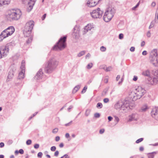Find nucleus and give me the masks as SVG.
<instances>
[{
    "label": "nucleus",
    "instance_id": "54",
    "mask_svg": "<svg viewBox=\"0 0 158 158\" xmlns=\"http://www.w3.org/2000/svg\"><path fill=\"white\" fill-rule=\"evenodd\" d=\"M59 154V152L58 151H56V152H55L54 153V155L55 156H57Z\"/></svg>",
    "mask_w": 158,
    "mask_h": 158
},
{
    "label": "nucleus",
    "instance_id": "31",
    "mask_svg": "<svg viewBox=\"0 0 158 158\" xmlns=\"http://www.w3.org/2000/svg\"><path fill=\"white\" fill-rule=\"evenodd\" d=\"M4 4H8L10 2V0H5L3 1Z\"/></svg>",
    "mask_w": 158,
    "mask_h": 158
},
{
    "label": "nucleus",
    "instance_id": "29",
    "mask_svg": "<svg viewBox=\"0 0 158 158\" xmlns=\"http://www.w3.org/2000/svg\"><path fill=\"white\" fill-rule=\"evenodd\" d=\"M97 107L99 109L101 108L102 107V104L100 102L98 103L97 105Z\"/></svg>",
    "mask_w": 158,
    "mask_h": 158
},
{
    "label": "nucleus",
    "instance_id": "49",
    "mask_svg": "<svg viewBox=\"0 0 158 158\" xmlns=\"http://www.w3.org/2000/svg\"><path fill=\"white\" fill-rule=\"evenodd\" d=\"M19 152L21 154H22L24 153V151L22 149H20L19 150Z\"/></svg>",
    "mask_w": 158,
    "mask_h": 158
},
{
    "label": "nucleus",
    "instance_id": "26",
    "mask_svg": "<svg viewBox=\"0 0 158 158\" xmlns=\"http://www.w3.org/2000/svg\"><path fill=\"white\" fill-rule=\"evenodd\" d=\"M93 64L92 63H90L88 64L86 66V68L89 69H91L93 67Z\"/></svg>",
    "mask_w": 158,
    "mask_h": 158
},
{
    "label": "nucleus",
    "instance_id": "37",
    "mask_svg": "<svg viewBox=\"0 0 158 158\" xmlns=\"http://www.w3.org/2000/svg\"><path fill=\"white\" fill-rule=\"evenodd\" d=\"M123 38V35L122 33H120L119 35V39H122Z\"/></svg>",
    "mask_w": 158,
    "mask_h": 158
},
{
    "label": "nucleus",
    "instance_id": "12",
    "mask_svg": "<svg viewBox=\"0 0 158 158\" xmlns=\"http://www.w3.org/2000/svg\"><path fill=\"white\" fill-rule=\"evenodd\" d=\"M152 116L156 120H158V107H155L151 112Z\"/></svg>",
    "mask_w": 158,
    "mask_h": 158
},
{
    "label": "nucleus",
    "instance_id": "21",
    "mask_svg": "<svg viewBox=\"0 0 158 158\" xmlns=\"http://www.w3.org/2000/svg\"><path fill=\"white\" fill-rule=\"evenodd\" d=\"M148 109V107L147 105H143L141 108L140 111L141 112H145Z\"/></svg>",
    "mask_w": 158,
    "mask_h": 158
},
{
    "label": "nucleus",
    "instance_id": "38",
    "mask_svg": "<svg viewBox=\"0 0 158 158\" xmlns=\"http://www.w3.org/2000/svg\"><path fill=\"white\" fill-rule=\"evenodd\" d=\"M32 37H31L27 40V44L31 42L32 40Z\"/></svg>",
    "mask_w": 158,
    "mask_h": 158
},
{
    "label": "nucleus",
    "instance_id": "18",
    "mask_svg": "<svg viewBox=\"0 0 158 158\" xmlns=\"http://www.w3.org/2000/svg\"><path fill=\"white\" fill-rule=\"evenodd\" d=\"M36 0H30L28 3V5L29 7L28 8V11H30L32 9L34 5L35 1Z\"/></svg>",
    "mask_w": 158,
    "mask_h": 158
},
{
    "label": "nucleus",
    "instance_id": "13",
    "mask_svg": "<svg viewBox=\"0 0 158 158\" xmlns=\"http://www.w3.org/2000/svg\"><path fill=\"white\" fill-rule=\"evenodd\" d=\"M150 62L154 66L158 67V57H150Z\"/></svg>",
    "mask_w": 158,
    "mask_h": 158
},
{
    "label": "nucleus",
    "instance_id": "9",
    "mask_svg": "<svg viewBox=\"0 0 158 158\" xmlns=\"http://www.w3.org/2000/svg\"><path fill=\"white\" fill-rule=\"evenodd\" d=\"M91 17L94 19H100L103 14V11L99 8L93 10L90 13Z\"/></svg>",
    "mask_w": 158,
    "mask_h": 158
},
{
    "label": "nucleus",
    "instance_id": "23",
    "mask_svg": "<svg viewBox=\"0 0 158 158\" xmlns=\"http://www.w3.org/2000/svg\"><path fill=\"white\" fill-rule=\"evenodd\" d=\"M156 152H155L148 153V158H154V156L153 154H156Z\"/></svg>",
    "mask_w": 158,
    "mask_h": 158
},
{
    "label": "nucleus",
    "instance_id": "55",
    "mask_svg": "<svg viewBox=\"0 0 158 158\" xmlns=\"http://www.w3.org/2000/svg\"><path fill=\"white\" fill-rule=\"evenodd\" d=\"M60 138L59 136H56V137L55 140L56 141H58L60 140Z\"/></svg>",
    "mask_w": 158,
    "mask_h": 158
},
{
    "label": "nucleus",
    "instance_id": "16",
    "mask_svg": "<svg viewBox=\"0 0 158 158\" xmlns=\"http://www.w3.org/2000/svg\"><path fill=\"white\" fill-rule=\"evenodd\" d=\"M9 48L6 47H0V50L2 56L6 55L9 52Z\"/></svg>",
    "mask_w": 158,
    "mask_h": 158
},
{
    "label": "nucleus",
    "instance_id": "20",
    "mask_svg": "<svg viewBox=\"0 0 158 158\" xmlns=\"http://www.w3.org/2000/svg\"><path fill=\"white\" fill-rule=\"evenodd\" d=\"M158 57L157 56V51L156 49H154L151 52L150 57Z\"/></svg>",
    "mask_w": 158,
    "mask_h": 158
},
{
    "label": "nucleus",
    "instance_id": "32",
    "mask_svg": "<svg viewBox=\"0 0 158 158\" xmlns=\"http://www.w3.org/2000/svg\"><path fill=\"white\" fill-rule=\"evenodd\" d=\"M90 113V110H88V109L87 110H86V111L85 112V115L87 116H88L89 115Z\"/></svg>",
    "mask_w": 158,
    "mask_h": 158
},
{
    "label": "nucleus",
    "instance_id": "47",
    "mask_svg": "<svg viewBox=\"0 0 158 158\" xmlns=\"http://www.w3.org/2000/svg\"><path fill=\"white\" fill-rule=\"evenodd\" d=\"M56 149V147L55 146H52L51 147V150L52 151H54Z\"/></svg>",
    "mask_w": 158,
    "mask_h": 158
},
{
    "label": "nucleus",
    "instance_id": "51",
    "mask_svg": "<svg viewBox=\"0 0 158 158\" xmlns=\"http://www.w3.org/2000/svg\"><path fill=\"white\" fill-rule=\"evenodd\" d=\"M157 19L158 20V12L155 13V19Z\"/></svg>",
    "mask_w": 158,
    "mask_h": 158
},
{
    "label": "nucleus",
    "instance_id": "15",
    "mask_svg": "<svg viewBox=\"0 0 158 158\" xmlns=\"http://www.w3.org/2000/svg\"><path fill=\"white\" fill-rule=\"evenodd\" d=\"M138 119V116L137 114H133L128 117V120L129 121L137 120Z\"/></svg>",
    "mask_w": 158,
    "mask_h": 158
},
{
    "label": "nucleus",
    "instance_id": "14",
    "mask_svg": "<svg viewBox=\"0 0 158 158\" xmlns=\"http://www.w3.org/2000/svg\"><path fill=\"white\" fill-rule=\"evenodd\" d=\"M94 28L93 24L89 23L84 28V30L83 32V35H85L89 31H90L92 28Z\"/></svg>",
    "mask_w": 158,
    "mask_h": 158
},
{
    "label": "nucleus",
    "instance_id": "25",
    "mask_svg": "<svg viewBox=\"0 0 158 158\" xmlns=\"http://www.w3.org/2000/svg\"><path fill=\"white\" fill-rule=\"evenodd\" d=\"M41 75H42V73H41V72H40V71H39L38 72L36 75L35 76V77L37 79H39L40 78V77H41Z\"/></svg>",
    "mask_w": 158,
    "mask_h": 158
},
{
    "label": "nucleus",
    "instance_id": "22",
    "mask_svg": "<svg viewBox=\"0 0 158 158\" xmlns=\"http://www.w3.org/2000/svg\"><path fill=\"white\" fill-rule=\"evenodd\" d=\"M81 85H78L76 86L73 89V93H75L80 88Z\"/></svg>",
    "mask_w": 158,
    "mask_h": 158
},
{
    "label": "nucleus",
    "instance_id": "53",
    "mask_svg": "<svg viewBox=\"0 0 158 158\" xmlns=\"http://www.w3.org/2000/svg\"><path fill=\"white\" fill-rule=\"evenodd\" d=\"M142 54L143 55H146L147 54V52L146 51H144L142 52Z\"/></svg>",
    "mask_w": 158,
    "mask_h": 158
},
{
    "label": "nucleus",
    "instance_id": "57",
    "mask_svg": "<svg viewBox=\"0 0 158 158\" xmlns=\"http://www.w3.org/2000/svg\"><path fill=\"white\" fill-rule=\"evenodd\" d=\"M108 119L109 120V121H110L112 120V119H113V118L111 116H109L108 117Z\"/></svg>",
    "mask_w": 158,
    "mask_h": 158
},
{
    "label": "nucleus",
    "instance_id": "41",
    "mask_svg": "<svg viewBox=\"0 0 158 158\" xmlns=\"http://www.w3.org/2000/svg\"><path fill=\"white\" fill-rule=\"evenodd\" d=\"M58 131V129L57 128H55L52 131V132L53 133H56Z\"/></svg>",
    "mask_w": 158,
    "mask_h": 158
},
{
    "label": "nucleus",
    "instance_id": "62",
    "mask_svg": "<svg viewBox=\"0 0 158 158\" xmlns=\"http://www.w3.org/2000/svg\"><path fill=\"white\" fill-rule=\"evenodd\" d=\"M120 78V76L119 75H118L116 78V81H118V80Z\"/></svg>",
    "mask_w": 158,
    "mask_h": 158
},
{
    "label": "nucleus",
    "instance_id": "4",
    "mask_svg": "<svg viewBox=\"0 0 158 158\" xmlns=\"http://www.w3.org/2000/svg\"><path fill=\"white\" fill-rule=\"evenodd\" d=\"M115 12L113 8L109 7L106 10L103 16V20L106 22H109L112 19Z\"/></svg>",
    "mask_w": 158,
    "mask_h": 158
},
{
    "label": "nucleus",
    "instance_id": "28",
    "mask_svg": "<svg viewBox=\"0 0 158 158\" xmlns=\"http://www.w3.org/2000/svg\"><path fill=\"white\" fill-rule=\"evenodd\" d=\"M85 53V51H82L78 54L77 56L78 57H81V56L84 55Z\"/></svg>",
    "mask_w": 158,
    "mask_h": 158
},
{
    "label": "nucleus",
    "instance_id": "19",
    "mask_svg": "<svg viewBox=\"0 0 158 158\" xmlns=\"http://www.w3.org/2000/svg\"><path fill=\"white\" fill-rule=\"evenodd\" d=\"M142 74L143 76L148 78L151 76L150 71L149 69L144 70L142 73Z\"/></svg>",
    "mask_w": 158,
    "mask_h": 158
},
{
    "label": "nucleus",
    "instance_id": "63",
    "mask_svg": "<svg viewBox=\"0 0 158 158\" xmlns=\"http://www.w3.org/2000/svg\"><path fill=\"white\" fill-rule=\"evenodd\" d=\"M10 74L9 73L8 76V77L10 78H11L13 76V74H11V75L10 76Z\"/></svg>",
    "mask_w": 158,
    "mask_h": 158
},
{
    "label": "nucleus",
    "instance_id": "6",
    "mask_svg": "<svg viewBox=\"0 0 158 158\" xmlns=\"http://www.w3.org/2000/svg\"><path fill=\"white\" fill-rule=\"evenodd\" d=\"M66 36L61 38L57 44L53 47V50H61L64 48L66 45Z\"/></svg>",
    "mask_w": 158,
    "mask_h": 158
},
{
    "label": "nucleus",
    "instance_id": "7",
    "mask_svg": "<svg viewBox=\"0 0 158 158\" xmlns=\"http://www.w3.org/2000/svg\"><path fill=\"white\" fill-rule=\"evenodd\" d=\"M15 31L14 27L11 26L3 31L0 35V42L4 39L12 35Z\"/></svg>",
    "mask_w": 158,
    "mask_h": 158
},
{
    "label": "nucleus",
    "instance_id": "44",
    "mask_svg": "<svg viewBox=\"0 0 158 158\" xmlns=\"http://www.w3.org/2000/svg\"><path fill=\"white\" fill-rule=\"evenodd\" d=\"M147 36L148 37H150L151 36V32L150 31H148L147 33Z\"/></svg>",
    "mask_w": 158,
    "mask_h": 158
},
{
    "label": "nucleus",
    "instance_id": "40",
    "mask_svg": "<svg viewBox=\"0 0 158 158\" xmlns=\"http://www.w3.org/2000/svg\"><path fill=\"white\" fill-rule=\"evenodd\" d=\"M109 99L108 98H105L103 99V102L105 103H106L109 102Z\"/></svg>",
    "mask_w": 158,
    "mask_h": 158
},
{
    "label": "nucleus",
    "instance_id": "33",
    "mask_svg": "<svg viewBox=\"0 0 158 158\" xmlns=\"http://www.w3.org/2000/svg\"><path fill=\"white\" fill-rule=\"evenodd\" d=\"M143 140V138H141L138 139H137L136 141V143H139L142 142Z\"/></svg>",
    "mask_w": 158,
    "mask_h": 158
},
{
    "label": "nucleus",
    "instance_id": "24",
    "mask_svg": "<svg viewBox=\"0 0 158 158\" xmlns=\"http://www.w3.org/2000/svg\"><path fill=\"white\" fill-rule=\"evenodd\" d=\"M103 69L106 72L110 71L112 70V68L111 66H109L108 67L105 66L103 67Z\"/></svg>",
    "mask_w": 158,
    "mask_h": 158
},
{
    "label": "nucleus",
    "instance_id": "36",
    "mask_svg": "<svg viewBox=\"0 0 158 158\" xmlns=\"http://www.w3.org/2000/svg\"><path fill=\"white\" fill-rule=\"evenodd\" d=\"M31 141L30 139L28 140L26 142V144L27 145H29L31 144Z\"/></svg>",
    "mask_w": 158,
    "mask_h": 158
},
{
    "label": "nucleus",
    "instance_id": "1",
    "mask_svg": "<svg viewBox=\"0 0 158 158\" xmlns=\"http://www.w3.org/2000/svg\"><path fill=\"white\" fill-rule=\"evenodd\" d=\"M145 89L141 86H138L134 92L131 93L129 94L130 98L133 101L141 98L146 93Z\"/></svg>",
    "mask_w": 158,
    "mask_h": 158
},
{
    "label": "nucleus",
    "instance_id": "5",
    "mask_svg": "<svg viewBox=\"0 0 158 158\" xmlns=\"http://www.w3.org/2000/svg\"><path fill=\"white\" fill-rule=\"evenodd\" d=\"M58 64V62L55 59L49 60L46 64L45 71L48 73H49L53 69L56 68Z\"/></svg>",
    "mask_w": 158,
    "mask_h": 158
},
{
    "label": "nucleus",
    "instance_id": "42",
    "mask_svg": "<svg viewBox=\"0 0 158 158\" xmlns=\"http://www.w3.org/2000/svg\"><path fill=\"white\" fill-rule=\"evenodd\" d=\"M43 154L41 152H39L38 153L37 156L38 157L41 158Z\"/></svg>",
    "mask_w": 158,
    "mask_h": 158
},
{
    "label": "nucleus",
    "instance_id": "64",
    "mask_svg": "<svg viewBox=\"0 0 158 158\" xmlns=\"http://www.w3.org/2000/svg\"><path fill=\"white\" fill-rule=\"evenodd\" d=\"M144 148L142 147H141L139 148V150L141 151H142L143 150Z\"/></svg>",
    "mask_w": 158,
    "mask_h": 158
},
{
    "label": "nucleus",
    "instance_id": "39",
    "mask_svg": "<svg viewBox=\"0 0 158 158\" xmlns=\"http://www.w3.org/2000/svg\"><path fill=\"white\" fill-rule=\"evenodd\" d=\"M156 5V3L155 2H153L151 4V6L152 7H154Z\"/></svg>",
    "mask_w": 158,
    "mask_h": 158
},
{
    "label": "nucleus",
    "instance_id": "35",
    "mask_svg": "<svg viewBox=\"0 0 158 158\" xmlns=\"http://www.w3.org/2000/svg\"><path fill=\"white\" fill-rule=\"evenodd\" d=\"M94 116L96 118H98L100 116V114L98 113H96L94 114Z\"/></svg>",
    "mask_w": 158,
    "mask_h": 158
},
{
    "label": "nucleus",
    "instance_id": "58",
    "mask_svg": "<svg viewBox=\"0 0 158 158\" xmlns=\"http://www.w3.org/2000/svg\"><path fill=\"white\" fill-rule=\"evenodd\" d=\"M46 14H44L43 16L42 17V20H44V19H45V17H46Z\"/></svg>",
    "mask_w": 158,
    "mask_h": 158
},
{
    "label": "nucleus",
    "instance_id": "46",
    "mask_svg": "<svg viewBox=\"0 0 158 158\" xmlns=\"http://www.w3.org/2000/svg\"><path fill=\"white\" fill-rule=\"evenodd\" d=\"M140 2H139L133 8H132V10H135V9L139 5Z\"/></svg>",
    "mask_w": 158,
    "mask_h": 158
},
{
    "label": "nucleus",
    "instance_id": "50",
    "mask_svg": "<svg viewBox=\"0 0 158 158\" xmlns=\"http://www.w3.org/2000/svg\"><path fill=\"white\" fill-rule=\"evenodd\" d=\"M138 79V77L137 76H134L133 78V80L134 81H136Z\"/></svg>",
    "mask_w": 158,
    "mask_h": 158
},
{
    "label": "nucleus",
    "instance_id": "43",
    "mask_svg": "<svg viewBox=\"0 0 158 158\" xmlns=\"http://www.w3.org/2000/svg\"><path fill=\"white\" fill-rule=\"evenodd\" d=\"M119 120V118L117 117H115V121L117 122V123H118Z\"/></svg>",
    "mask_w": 158,
    "mask_h": 158
},
{
    "label": "nucleus",
    "instance_id": "52",
    "mask_svg": "<svg viewBox=\"0 0 158 158\" xmlns=\"http://www.w3.org/2000/svg\"><path fill=\"white\" fill-rule=\"evenodd\" d=\"M104 129H101L100 131H99V133L101 134H102V133H103L104 132Z\"/></svg>",
    "mask_w": 158,
    "mask_h": 158
},
{
    "label": "nucleus",
    "instance_id": "34",
    "mask_svg": "<svg viewBox=\"0 0 158 158\" xmlns=\"http://www.w3.org/2000/svg\"><path fill=\"white\" fill-rule=\"evenodd\" d=\"M87 86H85L84 87V88H83V90H82V91H81V93H85L86 92V90H87Z\"/></svg>",
    "mask_w": 158,
    "mask_h": 158
},
{
    "label": "nucleus",
    "instance_id": "27",
    "mask_svg": "<svg viewBox=\"0 0 158 158\" xmlns=\"http://www.w3.org/2000/svg\"><path fill=\"white\" fill-rule=\"evenodd\" d=\"M155 25V22L154 21H152L150 24V26L149 27V29H150L153 27Z\"/></svg>",
    "mask_w": 158,
    "mask_h": 158
},
{
    "label": "nucleus",
    "instance_id": "45",
    "mask_svg": "<svg viewBox=\"0 0 158 158\" xmlns=\"http://www.w3.org/2000/svg\"><path fill=\"white\" fill-rule=\"evenodd\" d=\"M130 50L131 52H133L135 50V48L134 47H132L130 48Z\"/></svg>",
    "mask_w": 158,
    "mask_h": 158
},
{
    "label": "nucleus",
    "instance_id": "10",
    "mask_svg": "<svg viewBox=\"0 0 158 158\" xmlns=\"http://www.w3.org/2000/svg\"><path fill=\"white\" fill-rule=\"evenodd\" d=\"M148 83L150 85L156 84L158 81V71L155 72L153 76L151 75L147 79Z\"/></svg>",
    "mask_w": 158,
    "mask_h": 158
},
{
    "label": "nucleus",
    "instance_id": "8",
    "mask_svg": "<svg viewBox=\"0 0 158 158\" xmlns=\"http://www.w3.org/2000/svg\"><path fill=\"white\" fill-rule=\"evenodd\" d=\"M34 25V22L32 20L29 21L26 23L23 31L26 36H28L30 35Z\"/></svg>",
    "mask_w": 158,
    "mask_h": 158
},
{
    "label": "nucleus",
    "instance_id": "59",
    "mask_svg": "<svg viewBox=\"0 0 158 158\" xmlns=\"http://www.w3.org/2000/svg\"><path fill=\"white\" fill-rule=\"evenodd\" d=\"M60 158H69L68 156V155H65L61 157Z\"/></svg>",
    "mask_w": 158,
    "mask_h": 158
},
{
    "label": "nucleus",
    "instance_id": "30",
    "mask_svg": "<svg viewBox=\"0 0 158 158\" xmlns=\"http://www.w3.org/2000/svg\"><path fill=\"white\" fill-rule=\"evenodd\" d=\"M100 50L102 52H104L106 51V47H104L103 46H102L100 47Z\"/></svg>",
    "mask_w": 158,
    "mask_h": 158
},
{
    "label": "nucleus",
    "instance_id": "56",
    "mask_svg": "<svg viewBox=\"0 0 158 158\" xmlns=\"http://www.w3.org/2000/svg\"><path fill=\"white\" fill-rule=\"evenodd\" d=\"M4 144L3 143L1 142L0 143V147L2 148L4 146Z\"/></svg>",
    "mask_w": 158,
    "mask_h": 158
},
{
    "label": "nucleus",
    "instance_id": "17",
    "mask_svg": "<svg viewBox=\"0 0 158 158\" xmlns=\"http://www.w3.org/2000/svg\"><path fill=\"white\" fill-rule=\"evenodd\" d=\"M80 29L77 26H75L74 28L73 35L75 36L76 38H78L80 36Z\"/></svg>",
    "mask_w": 158,
    "mask_h": 158
},
{
    "label": "nucleus",
    "instance_id": "48",
    "mask_svg": "<svg viewBox=\"0 0 158 158\" xmlns=\"http://www.w3.org/2000/svg\"><path fill=\"white\" fill-rule=\"evenodd\" d=\"M39 147V145L38 144H35L34 145V148H35L37 149Z\"/></svg>",
    "mask_w": 158,
    "mask_h": 158
},
{
    "label": "nucleus",
    "instance_id": "60",
    "mask_svg": "<svg viewBox=\"0 0 158 158\" xmlns=\"http://www.w3.org/2000/svg\"><path fill=\"white\" fill-rule=\"evenodd\" d=\"M145 43L144 41H142L141 44V45L142 47L143 46L145 45Z\"/></svg>",
    "mask_w": 158,
    "mask_h": 158
},
{
    "label": "nucleus",
    "instance_id": "11",
    "mask_svg": "<svg viewBox=\"0 0 158 158\" xmlns=\"http://www.w3.org/2000/svg\"><path fill=\"white\" fill-rule=\"evenodd\" d=\"M25 61L24 60L22 61L20 67L21 71L19 73L18 76V78L19 79H22L24 77L25 69Z\"/></svg>",
    "mask_w": 158,
    "mask_h": 158
},
{
    "label": "nucleus",
    "instance_id": "61",
    "mask_svg": "<svg viewBox=\"0 0 158 158\" xmlns=\"http://www.w3.org/2000/svg\"><path fill=\"white\" fill-rule=\"evenodd\" d=\"M108 78H106L104 80V82L105 83H107L108 82Z\"/></svg>",
    "mask_w": 158,
    "mask_h": 158
},
{
    "label": "nucleus",
    "instance_id": "3",
    "mask_svg": "<svg viewBox=\"0 0 158 158\" xmlns=\"http://www.w3.org/2000/svg\"><path fill=\"white\" fill-rule=\"evenodd\" d=\"M21 15V12L19 10L11 9L8 12L7 18L10 20H16L19 19Z\"/></svg>",
    "mask_w": 158,
    "mask_h": 158
},
{
    "label": "nucleus",
    "instance_id": "2",
    "mask_svg": "<svg viewBox=\"0 0 158 158\" xmlns=\"http://www.w3.org/2000/svg\"><path fill=\"white\" fill-rule=\"evenodd\" d=\"M114 107L117 110L127 112L131 109L128 102L126 101H119L114 105Z\"/></svg>",
    "mask_w": 158,
    "mask_h": 158
}]
</instances>
